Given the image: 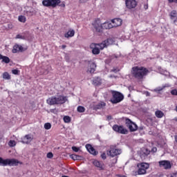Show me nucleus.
<instances>
[{"label": "nucleus", "instance_id": "56", "mask_svg": "<svg viewBox=\"0 0 177 177\" xmlns=\"http://www.w3.org/2000/svg\"><path fill=\"white\" fill-rule=\"evenodd\" d=\"M62 6H63V8H64L66 6V4H62Z\"/></svg>", "mask_w": 177, "mask_h": 177}, {"label": "nucleus", "instance_id": "27", "mask_svg": "<svg viewBox=\"0 0 177 177\" xmlns=\"http://www.w3.org/2000/svg\"><path fill=\"white\" fill-rule=\"evenodd\" d=\"M63 120L66 124H68V123L71 122V118H70V116H68V115L64 116Z\"/></svg>", "mask_w": 177, "mask_h": 177}, {"label": "nucleus", "instance_id": "34", "mask_svg": "<svg viewBox=\"0 0 177 177\" xmlns=\"http://www.w3.org/2000/svg\"><path fill=\"white\" fill-rule=\"evenodd\" d=\"M15 39H26V37L20 34L17 35Z\"/></svg>", "mask_w": 177, "mask_h": 177}, {"label": "nucleus", "instance_id": "10", "mask_svg": "<svg viewBox=\"0 0 177 177\" xmlns=\"http://www.w3.org/2000/svg\"><path fill=\"white\" fill-rule=\"evenodd\" d=\"M159 167L160 168H164V169H171L172 165L169 160H160L158 162Z\"/></svg>", "mask_w": 177, "mask_h": 177}, {"label": "nucleus", "instance_id": "13", "mask_svg": "<svg viewBox=\"0 0 177 177\" xmlns=\"http://www.w3.org/2000/svg\"><path fill=\"white\" fill-rule=\"evenodd\" d=\"M91 49H92L93 55H99L100 53V49L97 48V45L96 44H91L90 45Z\"/></svg>", "mask_w": 177, "mask_h": 177}, {"label": "nucleus", "instance_id": "22", "mask_svg": "<svg viewBox=\"0 0 177 177\" xmlns=\"http://www.w3.org/2000/svg\"><path fill=\"white\" fill-rule=\"evenodd\" d=\"M106 106V104L104 102H100L97 105L95 106V110H100V109H103V107Z\"/></svg>", "mask_w": 177, "mask_h": 177}, {"label": "nucleus", "instance_id": "58", "mask_svg": "<svg viewBox=\"0 0 177 177\" xmlns=\"http://www.w3.org/2000/svg\"><path fill=\"white\" fill-rule=\"evenodd\" d=\"M50 112H51V113H53V109H51V110H50Z\"/></svg>", "mask_w": 177, "mask_h": 177}, {"label": "nucleus", "instance_id": "30", "mask_svg": "<svg viewBox=\"0 0 177 177\" xmlns=\"http://www.w3.org/2000/svg\"><path fill=\"white\" fill-rule=\"evenodd\" d=\"M111 23H122L121 18H115L111 20Z\"/></svg>", "mask_w": 177, "mask_h": 177}, {"label": "nucleus", "instance_id": "41", "mask_svg": "<svg viewBox=\"0 0 177 177\" xmlns=\"http://www.w3.org/2000/svg\"><path fill=\"white\" fill-rule=\"evenodd\" d=\"M47 158H53V153L52 152H49L47 153Z\"/></svg>", "mask_w": 177, "mask_h": 177}, {"label": "nucleus", "instance_id": "40", "mask_svg": "<svg viewBox=\"0 0 177 177\" xmlns=\"http://www.w3.org/2000/svg\"><path fill=\"white\" fill-rule=\"evenodd\" d=\"M78 157H80L79 156H77L75 154H72L71 155V158H72L73 160H78Z\"/></svg>", "mask_w": 177, "mask_h": 177}, {"label": "nucleus", "instance_id": "23", "mask_svg": "<svg viewBox=\"0 0 177 177\" xmlns=\"http://www.w3.org/2000/svg\"><path fill=\"white\" fill-rule=\"evenodd\" d=\"M104 42L106 44V46H109V45H113V44H114L115 41L113 38H108L104 40Z\"/></svg>", "mask_w": 177, "mask_h": 177}, {"label": "nucleus", "instance_id": "4", "mask_svg": "<svg viewBox=\"0 0 177 177\" xmlns=\"http://www.w3.org/2000/svg\"><path fill=\"white\" fill-rule=\"evenodd\" d=\"M112 98L110 100L111 103L117 104L124 100V95L118 91H111Z\"/></svg>", "mask_w": 177, "mask_h": 177}, {"label": "nucleus", "instance_id": "11", "mask_svg": "<svg viewBox=\"0 0 177 177\" xmlns=\"http://www.w3.org/2000/svg\"><path fill=\"white\" fill-rule=\"evenodd\" d=\"M19 164H23V163L15 158L7 159L6 166L9 165V167H17Z\"/></svg>", "mask_w": 177, "mask_h": 177}, {"label": "nucleus", "instance_id": "51", "mask_svg": "<svg viewBox=\"0 0 177 177\" xmlns=\"http://www.w3.org/2000/svg\"><path fill=\"white\" fill-rule=\"evenodd\" d=\"M62 49H66V45H62Z\"/></svg>", "mask_w": 177, "mask_h": 177}, {"label": "nucleus", "instance_id": "36", "mask_svg": "<svg viewBox=\"0 0 177 177\" xmlns=\"http://www.w3.org/2000/svg\"><path fill=\"white\" fill-rule=\"evenodd\" d=\"M171 95H172L173 96H177V89L174 88L173 90L171 91L170 92Z\"/></svg>", "mask_w": 177, "mask_h": 177}, {"label": "nucleus", "instance_id": "35", "mask_svg": "<svg viewBox=\"0 0 177 177\" xmlns=\"http://www.w3.org/2000/svg\"><path fill=\"white\" fill-rule=\"evenodd\" d=\"M44 128L47 130L50 129L52 128V124H50L49 122L45 123Z\"/></svg>", "mask_w": 177, "mask_h": 177}, {"label": "nucleus", "instance_id": "5", "mask_svg": "<svg viewBox=\"0 0 177 177\" xmlns=\"http://www.w3.org/2000/svg\"><path fill=\"white\" fill-rule=\"evenodd\" d=\"M62 3V1L60 0H43L42 5L45 8H56V6H59Z\"/></svg>", "mask_w": 177, "mask_h": 177}, {"label": "nucleus", "instance_id": "25", "mask_svg": "<svg viewBox=\"0 0 177 177\" xmlns=\"http://www.w3.org/2000/svg\"><path fill=\"white\" fill-rule=\"evenodd\" d=\"M1 62L2 63H6V64H8L9 63H10V59L8 57L6 56H3L1 58Z\"/></svg>", "mask_w": 177, "mask_h": 177}, {"label": "nucleus", "instance_id": "29", "mask_svg": "<svg viewBox=\"0 0 177 177\" xmlns=\"http://www.w3.org/2000/svg\"><path fill=\"white\" fill-rule=\"evenodd\" d=\"M7 159H3L0 157V165L2 167H6Z\"/></svg>", "mask_w": 177, "mask_h": 177}, {"label": "nucleus", "instance_id": "52", "mask_svg": "<svg viewBox=\"0 0 177 177\" xmlns=\"http://www.w3.org/2000/svg\"><path fill=\"white\" fill-rule=\"evenodd\" d=\"M100 21V19H97V20H95V23H99Z\"/></svg>", "mask_w": 177, "mask_h": 177}, {"label": "nucleus", "instance_id": "38", "mask_svg": "<svg viewBox=\"0 0 177 177\" xmlns=\"http://www.w3.org/2000/svg\"><path fill=\"white\" fill-rule=\"evenodd\" d=\"M12 73L15 75H19V73H20V71H19L17 69H14V70L12 71Z\"/></svg>", "mask_w": 177, "mask_h": 177}, {"label": "nucleus", "instance_id": "21", "mask_svg": "<svg viewBox=\"0 0 177 177\" xmlns=\"http://www.w3.org/2000/svg\"><path fill=\"white\" fill-rule=\"evenodd\" d=\"M146 174H147V171H146L145 169H142V167H138V171L135 172V176L146 175Z\"/></svg>", "mask_w": 177, "mask_h": 177}, {"label": "nucleus", "instance_id": "1", "mask_svg": "<svg viewBox=\"0 0 177 177\" xmlns=\"http://www.w3.org/2000/svg\"><path fill=\"white\" fill-rule=\"evenodd\" d=\"M149 73V69L144 66H133L131 68V75H133L136 80H143Z\"/></svg>", "mask_w": 177, "mask_h": 177}, {"label": "nucleus", "instance_id": "55", "mask_svg": "<svg viewBox=\"0 0 177 177\" xmlns=\"http://www.w3.org/2000/svg\"><path fill=\"white\" fill-rule=\"evenodd\" d=\"M174 120L177 122V118H175Z\"/></svg>", "mask_w": 177, "mask_h": 177}, {"label": "nucleus", "instance_id": "53", "mask_svg": "<svg viewBox=\"0 0 177 177\" xmlns=\"http://www.w3.org/2000/svg\"><path fill=\"white\" fill-rule=\"evenodd\" d=\"M3 55H2L1 54H0V60H2V57Z\"/></svg>", "mask_w": 177, "mask_h": 177}, {"label": "nucleus", "instance_id": "8", "mask_svg": "<svg viewBox=\"0 0 177 177\" xmlns=\"http://www.w3.org/2000/svg\"><path fill=\"white\" fill-rule=\"evenodd\" d=\"M125 124L127 128H129L130 132H135L138 130V125L135 122H132L129 118L125 119Z\"/></svg>", "mask_w": 177, "mask_h": 177}, {"label": "nucleus", "instance_id": "44", "mask_svg": "<svg viewBox=\"0 0 177 177\" xmlns=\"http://www.w3.org/2000/svg\"><path fill=\"white\" fill-rule=\"evenodd\" d=\"M144 154H145L146 156H149V154H150V150L146 149L144 151Z\"/></svg>", "mask_w": 177, "mask_h": 177}, {"label": "nucleus", "instance_id": "17", "mask_svg": "<svg viewBox=\"0 0 177 177\" xmlns=\"http://www.w3.org/2000/svg\"><path fill=\"white\" fill-rule=\"evenodd\" d=\"M138 168H141L142 169H145V171H147V169H149V168H150V165H149V163H146V162H141V163H138L137 165Z\"/></svg>", "mask_w": 177, "mask_h": 177}, {"label": "nucleus", "instance_id": "50", "mask_svg": "<svg viewBox=\"0 0 177 177\" xmlns=\"http://www.w3.org/2000/svg\"><path fill=\"white\" fill-rule=\"evenodd\" d=\"M176 175H177V172L176 171L175 173H173V174L171 175V177H176Z\"/></svg>", "mask_w": 177, "mask_h": 177}, {"label": "nucleus", "instance_id": "16", "mask_svg": "<svg viewBox=\"0 0 177 177\" xmlns=\"http://www.w3.org/2000/svg\"><path fill=\"white\" fill-rule=\"evenodd\" d=\"M93 85L99 86L102 85V78L100 77H95L93 79Z\"/></svg>", "mask_w": 177, "mask_h": 177}, {"label": "nucleus", "instance_id": "49", "mask_svg": "<svg viewBox=\"0 0 177 177\" xmlns=\"http://www.w3.org/2000/svg\"><path fill=\"white\" fill-rule=\"evenodd\" d=\"M106 118H107L108 121H110L111 120H112L113 118L111 117V115H108L106 117Z\"/></svg>", "mask_w": 177, "mask_h": 177}, {"label": "nucleus", "instance_id": "45", "mask_svg": "<svg viewBox=\"0 0 177 177\" xmlns=\"http://www.w3.org/2000/svg\"><path fill=\"white\" fill-rule=\"evenodd\" d=\"M168 1H169V3H177V0H168Z\"/></svg>", "mask_w": 177, "mask_h": 177}, {"label": "nucleus", "instance_id": "57", "mask_svg": "<svg viewBox=\"0 0 177 177\" xmlns=\"http://www.w3.org/2000/svg\"><path fill=\"white\" fill-rule=\"evenodd\" d=\"M62 177H68V176H62Z\"/></svg>", "mask_w": 177, "mask_h": 177}, {"label": "nucleus", "instance_id": "9", "mask_svg": "<svg viewBox=\"0 0 177 177\" xmlns=\"http://www.w3.org/2000/svg\"><path fill=\"white\" fill-rule=\"evenodd\" d=\"M125 5L127 9H135L138 6V1L136 0H125Z\"/></svg>", "mask_w": 177, "mask_h": 177}, {"label": "nucleus", "instance_id": "2", "mask_svg": "<svg viewBox=\"0 0 177 177\" xmlns=\"http://www.w3.org/2000/svg\"><path fill=\"white\" fill-rule=\"evenodd\" d=\"M121 24V23L120 24H117L115 23H93V26L97 32H102V30H110V28H114V27H120Z\"/></svg>", "mask_w": 177, "mask_h": 177}, {"label": "nucleus", "instance_id": "47", "mask_svg": "<svg viewBox=\"0 0 177 177\" xmlns=\"http://www.w3.org/2000/svg\"><path fill=\"white\" fill-rule=\"evenodd\" d=\"M151 151H153V153H156L157 151V148L156 147H153L151 149Z\"/></svg>", "mask_w": 177, "mask_h": 177}, {"label": "nucleus", "instance_id": "6", "mask_svg": "<svg viewBox=\"0 0 177 177\" xmlns=\"http://www.w3.org/2000/svg\"><path fill=\"white\" fill-rule=\"evenodd\" d=\"M122 153L121 149H117L115 146H111L110 149L106 151L107 156L114 158L116 156H120Z\"/></svg>", "mask_w": 177, "mask_h": 177}, {"label": "nucleus", "instance_id": "46", "mask_svg": "<svg viewBox=\"0 0 177 177\" xmlns=\"http://www.w3.org/2000/svg\"><path fill=\"white\" fill-rule=\"evenodd\" d=\"M144 8L145 9V10H147V9H149V4H145Z\"/></svg>", "mask_w": 177, "mask_h": 177}, {"label": "nucleus", "instance_id": "39", "mask_svg": "<svg viewBox=\"0 0 177 177\" xmlns=\"http://www.w3.org/2000/svg\"><path fill=\"white\" fill-rule=\"evenodd\" d=\"M72 150H73V151H75V153H78V151H80V148L73 146V147H72Z\"/></svg>", "mask_w": 177, "mask_h": 177}, {"label": "nucleus", "instance_id": "32", "mask_svg": "<svg viewBox=\"0 0 177 177\" xmlns=\"http://www.w3.org/2000/svg\"><path fill=\"white\" fill-rule=\"evenodd\" d=\"M77 111L78 113H84L85 112V107L82 106H77Z\"/></svg>", "mask_w": 177, "mask_h": 177}, {"label": "nucleus", "instance_id": "18", "mask_svg": "<svg viewBox=\"0 0 177 177\" xmlns=\"http://www.w3.org/2000/svg\"><path fill=\"white\" fill-rule=\"evenodd\" d=\"M170 19L173 20L174 23H176L177 21V12L176 10H174L170 12Z\"/></svg>", "mask_w": 177, "mask_h": 177}, {"label": "nucleus", "instance_id": "31", "mask_svg": "<svg viewBox=\"0 0 177 177\" xmlns=\"http://www.w3.org/2000/svg\"><path fill=\"white\" fill-rule=\"evenodd\" d=\"M18 20L21 23H26V17L24 15H21L19 17Z\"/></svg>", "mask_w": 177, "mask_h": 177}, {"label": "nucleus", "instance_id": "42", "mask_svg": "<svg viewBox=\"0 0 177 177\" xmlns=\"http://www.w3.org/2000/svg\"><path fill=\"white\" fill-rule=\"evenodd\" d=\"M101 158H102V160H106V158H107V156H106V153H102L101 154Z\"/></svg>", "mask_w": 177, "mask_h": 177}, {"label": "nucleus", "instance_id": "59", "mask_svg": "<svg viewBox=\"0 0 177 177\" xmlns=\"http://www.w3.org/2000/svg\"><path fill=\"white\" fill-rule=\"evenodd\" d=\"M160 91H162V88H161Z\"/></svg>", "mask_w": 177, "mask_h": 177}, {"label": "nucleus", "instance_id": "12", "mask_svg": "<svg viewBox=\"0 0 177 177\" xmlns=\"http://www.w3.org/2000/svg\"><path fill=\"white\" fill-rule=\"evenodd\" d=\"M33 139L34 138L32 137V136H31L30 134H27L21 138V143L28 145L29 143H31V142H32Z\"/></svg>", "mask_w": 177, "mask_h": 177}, {"label": "nucleus", "instance_id": "24", "mask_svg": "<svg viewBox=\"0 0 177 177\" xmlns=\"http://www.w3.org/2000/svg\"><path fill=\"white\" fill-rule=\"evenodd\" d=\"M155 115L157 118H162L164 117V112L160 110L156 111Z\"/></svg>", "mask_w": 177, "mask_h": 177}, {"label": "nucleus", "instance_id": "7", "mask_svg": "<svg viewBox=\"0 0 177 177\" xmlns=\"http://www.w3.org/2000/svg\"><path fill=\"white\" fill-rule=\"evenodd\" d=\"M112 129L117 132L118 133H121L122 135H127L128 133V129L124 127L122 125L114 124Z\"/></svg>", "mask_w": 177, "mask_h": 177}, {"label": "nucleus", "instance_id": "48", "mask_svg": "<svg viewBox=\"0 0 177 177\" xmlns=\"http://www.w3.org/2000/svg\"><path fill=\"white\" fill-rule=\"evenodd\" d=\"M80 3H85V2H88V0H80Z\"/></svg>", "mask_w": 177, "mask_h": 177}, {"label": "nucleus", "instance_id": "19", "mask_svg": "<svg viewBox=\"0 0 177 177\" xmlns=\"http://www.w3.org/2000/svg\"><path fill=\"white\" fill-rule=\"evenodd\" d=\"M23 46L19 44L14 46L12 53H17V52H23Z\"/></svg>", "mask_w": 177, "mask_h": 177}, {"label": "nucleus", "instance_id": "33", "mask_svg": "<svg viewBox=\"0 0 177 177\" xmlns=\"http://www.w3.org/2000/svg\"><path fill=\"white\" fill-rule=\"evenodd\" d=\"M10 147H15L16 146V141L10 140L8 142Z\"/></svg>", "mask_w": 177, "mask_h": 177}, {"label": "nucleus", "instance_id": "20", "mask_svg": "<svg viewBox=\"0 0 177 177\" xmlns=\"http://www.w3.org/2000/svg\"><path fill=\"white\" fill-rule=\"evenodd\" d=\"M75 35V31L70 29L66 33L64 34L65 38H71Z\"/></svg>", "mask_w": 177, "mask_h": 177}, {"label": "nucleus", "instance_id": "54", "mask_svg": "<svg viewBox=\"0 0 177 177\" xmlns=\"http://www.w3.org/2000/svg\"><path fill=\"white\" fill-rule=\"evenodd\" d=\"M112 71H113V73H117V70L116 69H113Z\"/></svg>", "mask_w": 177, "mask_h": 177}, {"label": "nucleus", "instance_id": "3", "mask_svg": "<svg viewBox=\"0 0 177 177\" xmlns=\"http://www.w3.org/2000/svg\"><path fill=\"white\" fill-rule=\"evenodd\" d=\"M47 104L50 106H53L55 104H63L65 102H67V97L59 95L57 97H51L47 99Z\"/></svg>", "mask_w": 177, "mask_h": 177}, {"label": "nucleus", "instance_id": "14", "mask_svg": "<svg viewBox=\"0 0 177 177\" xmlns=\"http://www.w3.org/2000/svg\"><path fill=\"white\" fill-rule=\"evenodd\" d=\"M93 164L95 167L99 168L100 171L104 169V163H103L102 162L95 160L93 162Z\"/></svg>", "mask_w": 177, "mask_h": 177}, {"label": "nucleus", "instance_id": "15", "mask_svg": "<svg viewBox=\"0 0 177 177\" xmlns=\"http://www.w3.org/2000/svg\"><path fill=\"white\" fill-rule=\"evenodd\" d=\"M89 63V68H88V71L90 73V74H94L95 71H96V64L95 62H88Z\"/></svg>", "mask_w": 177, "mask_h": 177}, {"label": "nucleus", "instance_id": "37", "mask_svg": "<svg viewBox=\"0 0 177 177\" xmlns=\"http://www.w3.org/2000/svg\"><path fill=\"white\" fill-rule=\"evenodd\" d=\"M91 154H93V156H96V151L93 149V147L88 151Z\"/></svg>", "mask_w": 177, "mask_h": 177}, {"label": "nucleus", "instance_id": "26", "mask_svg": "<svg viewBox=\"0 0 177 177\" xmlns=\"http://www.w3.org/2000/svg\"><path fill=\"white\" fill-rule=\"evenodd\" d=\"M97 46H99L100 49H101V50H102V49H104V48H107V44H106V42H104V41H103L102 43L100 44H96Z\"/></svg>", "mask_w": 177, "mask_h": 177}, {"label": "nucleus", "instance_id": "43", "mask_svg": "<svg viewBox=\"0 0 177 177\" xmlns=\"http://www.w3.org/2000/svg\"><path fill=\"white\" fill-rule=\"evenodd\" d=\"M92 147V145H91L90 144H87L86 145V148L87 149L88 151H89Z\"/></svg>", "mask_w": 177, "mask_h": 177}, {"label": "nucleus", "instance_id": "28", "mask_svg": "<svg viewBox=\"0 0 177 177\" xmlns=\"http://www.w3.org/2000/svg\"><path fill=\"white\" fill-rule=\"evenodd\" d=\"M3 80H10L11 77H10V75H9V73L4 72L3 73Z\"/></svg>", "mask_w": 177, "mask_h": 177}]
</instances>
